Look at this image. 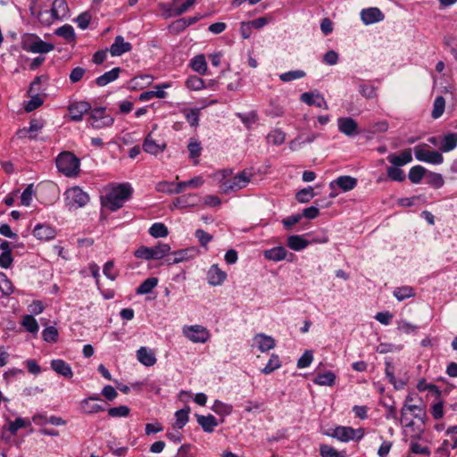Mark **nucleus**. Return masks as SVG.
<instances>
[{
	"label": "nucleus",
	"instance_id": "f257e3e1",
	"mask_svg": "<svg viewBox=\"0 0 457 457\" xmlns=\"http://www.w3.org/2000/svg\"><path fill=\"white\" fill-rule=\"evenodd\" d=\"M133 188L129 183L119 184L113 187L105 196V206L112 212L120 209L125 202L130 199Z\"/></svg>",
	"mask_w": 457,
	"mask_h": 457
},
{
	"label": "nucleus",
	"instance_id": "f03ea898",
	"mask_svg": "<svg viewBox=\"0 0 457 457\" xmlns=\"http://www.w3.org/2000/svg\"><path fill=\"white\" fill-rule=\"evenodd\" d=\"M170 249L171 247L169 244L158 242L157 245L153 247L145 245L139 246L134 252V256L145 261L161 260L169 254Z\"/></svg>",
	"mask_w": 457,
	"mask_h": 457
},
{
	"label": "nucleus",
	"instance_id": "7ed1b4c3",
	"mask_svg": "<svg viewBox=\"0 0 457 457\" xmlns=\"http://www.w3.org/2000/svg\"><path fill=\"white\" fill-rule=\"evenodd\" d=\"M56 167L60 172L67 177L77 176L79 170L80 161L71 152H62L56 158Z\"/></svg>",
	"mask_w": 457,
	"mask_h": 457
},
{
	"label": "nucleus",
	"instance_id": "20e7f679",
	"mask_svg": "<svg viewBox=\"0 0 457 457\" xmlns=\"http://www.w3.org/2000/svg\"><path fill=\"white\" fill-rule=\"evenodd\" d=\"M68 12L69 7L65 0H54L50 10V13L48 11L39 12L37 17L41 22L49 25L54 20H61L64 18Z\"/></svg>",
	"mask_w": 457,
	"mask_h": 457
},
{
	"label": "nucleus",
	"instance_id": "39448f33",
	"mask_svg": "<svg viewBox=\"0 0 457 457\" xmlns=\"http://www.w3.org/2000/svg\"><path fill=\"white\" fill-rule=\"evenodd\" d=\"M65 203L70 209L84 207L89 202V195L79 187L69 188L65 194Z\"/></svg>",
	"mask_w": 457,
	"mask_h": 457
},
{
	"label": "nucleus",
	"instance_id": "423d86ee",
	"mask_svg": "<svg viewBox=\"0 0 457 457\" xmlns=\"http://www.w3.org/2000/svg\"><path fill=\"white\" fill-rule=\"evenodd\" d=\"M184 335L194 343H205L210 338L208 329L201 325L185 326L183 328Z\"/></svg>",
	"mask_w": 457,
	"mask_h": 457
},
{
	"label": "nucleus",
	"instance_id": "0eeeda50",
	"mask_svg": "<svg viewBox=\"0 0 457 457\" xmlns=\"http://www.w3.org/2000/svg\"><path fill=\"white\" fill-rule=\"evenodd\" d=\"M424 145H417L414 148L415 157L418 161L425 162L432 164H441L444 161L442 154L437 151H430Z\"/></svg>",
	"mask_w": 457,
	"mask_h": 457
},
{
	"label": "nucleus",
	"instance_id": "6e6552de",
	"mask_svg": "<svg viewBox=\"0 0 457 457\" xmlns=\"http://www.w3.org/2000/svg\"><path fill=\"white\" fill-rule=\"evenodd\" d=\"M250 173H248L245 170L241 171L240 173L233 177L231 179L224 182V192L237 191L245 187L247 184L250 182Z\"/></svg>",
	"mask_w": 457,
	"mask_h": 457
},
{
	"label": "nucleus",
	"instance_id": "1a4fd4ad",
	"mask_svg": "<svg viewBox=\"0 0 457 457\" xmlns=\"http://www.w3.org/2000/svg\"><path fill=\"white\" fill-rule=\"evenodd\" d=\"M90 110V104L85 101L72 103L68 107L71 120L74 121H80L83 118V115Z\"/></svg>",
	"mask_w": 457,
	"mask_h": 457
},
{
	"label": "nucleus",
	"instance_id": "9d476101",
	"mask_svg": "<svg viewBox=\"0 0 457 457\" xmlns=\"http://www.w3.org/2000/svg\"><path fill=\"white\" fill-rule=\"evenodd\" d=\"M337 125L338 130L348 137H353L359 134L358 123L351 117L338 118Z\"/></svg>",
	"mask_w": 457,
	"mask_h": 457
},
{
	"label": "nucleus",
	"instance_id": "9b49d317",
	"mask_svg": "<svg viewBox=\"0 0 457 457\" xmlns=\"http://www.w3.org/2000/svg\"><path fill=\"white\" fill-rule=\"evenodd\" d=\"M300 100L309 106L315 105L325 110L328 109V104L322 95L313 92H304L301 95Z\"/></svg>",
	"mask_w": 457,
	"mask_h": 457
},
{
	"label": "nucleus",
	"instance_id": "f8f14e48",
	"mask_svg": "<svg viewBox=\"0 0 457 457\" xmlns=\"http://www.w3.org/2000/svg\"><path fill=\"white\" fill-rule=\"evenodd\" d=\"M385 18L384 13L378 7H370L361 10V19L366 25L379 22Z\"/></svg>",
	"mask_w": 457,
	"mask_h": 457
},
{
	"label": "nucleus",
	"instance_id": "ddd939ff",
	"mask_svg": "<svg viewBox=\"0 0 457 457\" xmlns=\"http://www.w3.org/2000/svg\"><path fill=\"white\" fill-rule=\"evenodd\" d=\"M386 160L394 166L402 167L412 162L411 149L407 148L399 154H390Z\"/></svg>",
	"mask_w": 457,
	"mask_h": 457
},
{
	"label": "nucleus",
	"instance_id": "4468645a",
	"mask_svg": "<svg viewBox=\"0 0 457 457\" xmlns=\"http://www.w3.org/2000/svg\"><path fill=\"white\" fill-rule=\"evenodd\" d=\"M353 428L352 427L337 426L331 431H327L326 436L337 438L341 442H348L353 436Z\"/></svg>",
	"mask_w": 457,
	"mask_h": 457
},
{
	"label": "nucleus",
	"instance_id": "2eb2a0df",
	"mask_svg": "<svg viewBox=\"0 0 457 457\" xmlns=\"http://www.w3.org/2000/svg\"><path fill=\"white\" fill-rule=\"evenodd\" d=\"M131 49L132 45L129 42H125L122 36H116L109 51L112 56H120L125 53L130 52Z\"/></svg>",
	"mask_w": 457,
	"mask_h": 457
},
{
	"label": "nucleus",
	"instance_id": "dca6fc26",
	"mask_svg": "<svg viewBox=\"0 0 457 457\" xmlns=\"http://www.w3.org/2000/svg\"><path fill=\"white\" fill-rule=\"evenodd\" d=\"M227 278V273L221 270L217 264L211 266L207 272L208 283L212 286H220Z\"/></svg>",
	"mask_w": 457,
	"mask_h": 457
},
{
	"label": "nucleus",
	"instance_id": "f3484780",
	"mask_svg": "<svg viewBox=\"0 0 457 457\" xmlns=\"http://www.w3.org/2000/svg\"><path fill=\"white\" fill-rule=\"evenodd\" d=\"M33 235L39 240L48 241L55 237V229L46 224H37L33 229Z\"/></svg>",
	"mask_w": 457,
	"mask_h": 457
},
{
	"label": "nucleus",
	"instance_id": "a211bd4d",
	"mask_svg": "<svg viewBox=\"0 0 457 457\" xmlns=\"http://www.w3.org/2000/svg\"><path fill=\"white\" fill-rule=\"evenodd\" d=\"M100 397L98 395L89 396L80 402L81 411L86 414H93L97 413L99 411H104V407L98 403H91L92 401H100Z\"/></svg>",
	"mask_w": 457,
	"mask_h": 457
},
{
	"label": "nucleus",
	"instance_id": "6ab92c4d",
	"mask_svg": "<svg viewBox=\"0 0 457 457\" xmlns=\"http://www.w3.org/2000/svg\"><path fill=\"white\" fill-rule=\"evenodd\" d=\"M51 368L61 376L66 378H71L73 377V371L69 363L62 359H55L51 361Z\"/></svg>",
	"mask_w": 457,
	"mask_h": 457
},
{
	"label": "nucleus",
	"instance_id": "aec40b11",
	"mask_svg": "<svg viewBox=\"0 0 457 457\" xmlns=\"http://www.w3.org/2000/svg\"><path fill=\"white\" fill-rule=\"evenodd\" d=\"M195 416L197 423L206 433L213 432L214 428L219 425L216 418L212 414H208L207 416L195 414Z\"/></svg>",
	"mask_w": 457,
	"mask_h": 457
},
{
	"label": "nucleus",
	"instance_id": "412c9836",
	"mask_svg": "<svg viewBox=\"0 0 457 457\" xmlns=\"http://www.w3.org/2000/svg\"><path fill=\"white\" fill-rule=\"evenodd\" d=\"M357 179L351 176H340L330 182V187L333 189L337 185L343 191H350L357 186Z\"/></svg>",
	"mask_w": 457,
	"mask_h": 457
},
{
	"label": "nucleus",
	"instance_id": "4be33fe9",
	"mask_svg": "<svg viewBox=\"0 0 457 457\" xmlns=\"http://www.w3.org/2000/svg\"><path fill=\"white\" fill-rule=\"evenodd\" d=\"M122 69L120 67H115L109 71L104 72L103 75L97 77L95 80V83L98 87H104L107 84L116 80L120 74L121 73Z\"/></svg>",
	"mask_w": 457,
	"mask_h": 457
},
{
	"label": "nucleus",
	"instance_id": "5701e85b",
	"mask_svg": "<svg viewBox=\"0 0 457 457\" xmlns=\"http://www.w3.org/2000/svg\"><path fill=\"white\" fill-rule=\"evenodd\" d=\"M179 0H173L171 5L166 10L170 17H178L185 13L190 7H192L196 0H187L179 6H176Z\"/></svg>",
	"mask_w": 457,
	"mask_h": 457
},
{
	"label": "nucleus",
	"instance_id": "b1692460",
	"mask_svg": "<svg viewBox=\"0 0 457 457\" xmlns=\"http://www.w3.org/2000/svg\"><path fill=\"white\" fill-rule=\"evenodd\" d=\"M287 251L284 246H276L271 249L265 250L263 256L265 259L279 262L287 258Z\"/></svg>",
	"mask_w": 457,
	"mask_h": 457
},
{
	"label": "nucleus",
	"instance_id": "393cba45",
	"mask_svg": "<svg viewBox=\"0 0 457 457\" xmlns=\"http://www.w3.org/2000/svg\"><path fill=\"white\" fill-rule=\"evenodd\" d=\"M198 204V196L195 194L183 195L173 201L175 208H187L195 206Z\"/></svg>",
	"mask_w": 457,
	"mask_h": 457
},
{
	"label": "nucleus",
	"instance_id": "a878e982",
	"mask_svg": "<svg viewBox=\"0 0 457 457\" xmlns=\"http://www.w3.org/2000/svg\"><path fill=\"white\" fill-rule=\"evenodd\" d=\"M137 360L145 366L151 367L156 363L154 353L148 348L142 346L137 351Z\"/></svg>",
	"mask_w": 457,
	"mask_h": 457
},
{
	"label": "nucleus",
	"instance_id": "bb28decb",
	"mask_svg": "<svg viewBox=\"0 0 457 457\" xmlns=\"http://www.w3.org/2000/svg\"><path fill=\"white\" fill-rule=\"evenodd\" d=\"M254 340L257 342L258 348L262 353L270 351L276 345L275 340L271 337L262 333L257 334Z\"/></svg>",
	"mask_w": 457,
	"mask_h": 457
},
{
	"label": "nucleus",
	"instance_id": "cd10ccee",
	"mask_svg": "<svg viewBox=\"0 0 457 457\" xmlns=\"http://www.w3.org/2000/svg\"><path fill=\"white\" fill-rule=\"evenodd\" d=\"M142 147L145 153L157 155L158 154L164 151V149L166 148V145H158L150 136H147L144 140Z\"/></svg>",
	"mask_w": 457,
	"mask_h": 457
},
{
	"label": "nucleus",
	"instance_id": "c85d7f7f",
	"mask_svg": "<svg viewBox=\"0 0 457 457\" xmlns=\"http://www.w3.org/2000/svg\"><path fill=\"white\" fill-rule=\"evenodd\" d=\"M407 411L412 412L414 418H416L418 420H421L426 416L425 411L419 405L404 403L401 410V415H402L401 423H403V420L405 419V415H406Z\"/></svg>",
	"mask_w": 457,
	"mask_h": 457
},
{
	"label": "nucleus",
	"instance_id": "c756f323",
	"mask_svg": "<svg viewBox=\"0 0 457 457\" xmlns=\"http://www.w3.org/2000/svg\"><path fill=\"white\" fill-rule=\"evenodd\" d=\"M158 278L151 277L144 280L136 289L137 295H146L153 291L158 284Z\"/></svg>",
	"mask_w": 457,
	"mask_h": 457
},
{
	"label": "nucleus",
	"instance_id": "7c9ffc66",
	"mask_svg": "<svg viewBox=\"0 0 457 457\" xmlns=\"http://www.w3.org/2000/svg\"><path fill=\"white\" fill-rule=\"evenodd\" d=\"M155 190L160 193H165L169 195L179 194V187L178 183L169 181H160L155 186Z\"/></svg>",
	"mask_w": 457,
	"mask_h": 457
},
{
	"label": "nucleus",
	"instance_id": "2f4dec72",
	"mask_svg": "<svg viewBox=\"0 0 457 457\" xmlns=\"http://www.w3.org/2000/svg\"><path fill=\"white\" fill-rule=\"evenodd\" d=\"M309 242L301 236L293 235L287 237V246L294 251H301L307 247Z\"/></svg>",
	"mask_w": 457,
	"mask_h": 457
},
{
	"label": "nucleus",
	"instance_id": "473e14b6",
	"mask_svg": "<svg viewBox=\"0 0 457 457\" xmlns=\"http://www.w3.org/2000/svg\"><path fill=\"white\" fill-rule=\"evenodd\" d=\"M457 146V133H449L445 135L441 141L440 150L442 152H450Z\"/></svg>",
	"mask_w": 457,
	"mask_h": 457
},
{
	"label": "nucleus",
	"instance_id": "72a5a7b5",
	"mask_svg": "<svg viewBox=\"0 0 457 457\" xmlns=\"http://www.w3.org/2000/svg\"><path fill=\"white\" fill-rule=\"evenodd\" d=\"M427 172L428 170L423 166L415 165L410 169L408 178L411 183L419 184Z\"/></svg>",
	"mask_w": 457,
	"mask_h": 457
},
{
	"label": "nucleus",
	"instance_id": "f704fd0d",
	"mask_svg": "<svg viewBox=\"0 0 457 457\" xmlns=\"http://www.w3.org/2000/svg\"><path fill=\"white\" fill-rule=\"evenodd\" d=\"M336 375L332 371H327L325 373H319L313 379V383L320 386H331L335 384Z\"/></svg>",
	"mask_w": 457,
	"mask_h": 457
},
{
	"label": "nucleus",
	"instance_id": "c9c22d12",
	"mask_svg": "<svg viewBox=\"0 0 457 457\" xmlns=\"http://www.w3.org/2000/svg\"><path fill=\"white\" fill-rule=\"evenodd\" d=\"M191 68L201 75H204L207 71V63L204 54L195 56L190 61Z\"/></svg>",
	"mask_w": 457,
	"mask_h": 457
},
{
	"label": "nucleus",
	"instance_id": "e433bc0d",
	"mask_svg": "<svg viewBox=\"0 0 457 457\" xmlns=\"http://www.w3.org/2000/svg\"><path fill=\"white\" fill-rule=\"evenodd\" d=\"M190 411L191 409L189 406H186L185 408L177 411L175 412L176 422L174 426L179 429L183 428L188 422V414Z\"/></svg>",
	"mask_w": 457,
	"mask_h": 457
},
{
	"label": "nucleus",
	"instance_id": "4c0bfd02",
	"mask_svg": "<svg viewBox=\"0 0 457 457\" xmlns=\"http://www.w3.org/2000/svg\"><path fill=\"white\" fill-rule=\"evenodd\" d=\"M148 232L154 238L165 237L169 234L168 228L162 222L154 223Z\"/></svg>",
	"mask_w": 457,
	"mask_h": 457
},
{
	"label": "nucleus",
	"instance_id": "58836bf2",
	"mask_svg": "<svg viewBox=\"0 0 457 457\" xmlns=\"http://www.w3.org/2000/svg\"><path fill=\"white\" fill-rule=\"evenodd\" d=\"M54 49V46L53 44L45 42L39 37H37L30 53L46 54Z\"/></svg>",
	"mask_w": 457,
	"mask_h": 457
},
{
	"label": "nucleus",
	"instance_id": "ea45409f",
	"mask_svg": "<svg viewBox=\"0 0 457 457\" xmlns=\"http://www.w3.org/2000/svg\"><path fill=\"white\" fill-rule=\"evenodd\" d=\"M386 175L391 180L396 182H403L406 179L404 171L401 169V167H396L394 165L386 169Z\"/></svg>",
	"mask_w": 457,
	"mask_h": 457
},
{
	"label": "nucleus",
	"instance_id": "a19ab883",
	"mask_svg": "<svg viewBox=\"0 0 457 457\" xmlns=\"http://www.w3.org/2000/svg\"><path fill=\"white\" fill-rule=\"evenodd\" d=\"M426 182L434 188H440L444 186L445 181L441 174L428 171L426 174Z\"/></svg>",
	"mask_w": 457,
	"mask_h": 457
},
{
	"label": "nucleus",
	"instance_id": "79ce46f5",
	"mask_svg": "<svg viewBox=\"0 0 457 457\" xmlns=\"http://www.w3.org/2000/svg\"><path fill=\"white\" fill-rule=\"evenodd\" d=\"M414 295H415L414 289L411 287H409V286L396 287L394 290V296L398 301H403V300H405L407 298H410V297H412Z\"/></svg>",
	"mask_w": 457,
	"mask_h": 457
},
{
	"label": "nucleus",
	"instance_id": "37998d69",
	"mask_svg": "<svg viewBox=\"0 0 457 457\" xmlns=\"http://www.w3.org/2000/svg\"><path fill=\"white\" fill-rule=\"evenodd\" d=\"M55 34L63 37L68 42L75 40V32L71 25L65 24L55 30Z\"/></svg>",
	"mask_w": 457,
	"mask_h": 457
},
{
	"label": "nucleus",
	"instance_id": "c03bdc74",
	"mask_svg": "<svg viewBox=\"0 0 457 457\" xmlns=\"http://www.w3.org/2000/svg\"><path fill=\"white\" fill-rule=\"evenodd\" d=\"M269 143L274 145H280L286 140V134L281 129H274L270 131L267 136Z\"/></svg>",
	"mask_w": 457,
	"mask_h": 457
},
{
	"label": "nucleus",
	"instance_id": "a18cd8bd",
	"mask_svg": "<svg viewBox=\"0 0 457 457\" xmlns=\"http://www.w3.org/2000/svg\"><path fill=\"white\" fill-rule=\"evenodd\" d=\"M21 325L29 333L36 334L38 332L39 327L37 321L32 315H25L21 320Z\"/></svg>",
	"mask_w": 457,
	"mask_h": 457
},
{
	"label": "nucleus",
	"instance_id": "49530a36",
	"mask_svg": "<svg viewBox=\"0 0 457 457\" xmlns=\"http://www.w3.org/2000/svg\"><path fill=\"white\" fill-rule=\"evenodd\" d=\"M281 367L278 355L272 353L266 366L261 370L263 374H270Z\"/></svg>",
	"mask_w": 457,
	"mask_h": 457
},
{
	"label": "nucleus",
	"instance_id": "de8ad7c7",
	"mask_svg": "<svg viewBox=\"0 0 457 457\" xmlns=\"http://www.w3.org/2000/svg\"><path fill=\"white\" fill-rule=\"evenodd\" d=\"M315 193L312 187L301 189L295 195V199L301 204L309 203L314 196Z\"/></svg>",
	"mask_w": 457,
	"mask_h": 457
},
{
	"label": "nucleus",
	"instance_id": "09e8293b",
	"mask_svg": "<svg viewBox=\"0 0 457 457\" xmlns=\"http://www.w3.org/2000/svg\"><path fill=\"white\" fill-rule=\"evenodd\" d=\"M445 107V98L442 96H437L434 101L431 116L434 119H438L444 113Z\"/></svg>",
	"mask_w": 457,
	"mask_h": 457
},
{
	"label": "nucleus",
	"instance_id": "8fccbe9b",
	"mask_svg": "<svg viewBox=\"0 0 457 457\" xmlns=\"http://www.w3.org/2000/svg\"><path fill=\"white\" fill-rule=\"evenodd\" d=\"M320 453L322 457H345V452H338L328 445H320Z\"/></svg>",
	"mask_w": 457,
	"mask_h": 457
},
{
	"label": "nucleus",
	"instance_id": "3c124183",
	"mask_svg": "<svg viewBox=\"0 0 457 457\" xmlns=\"http://www.w3.org/2000/svg\"><path fill=\"white\" fill-rule=\"evenodd\" d=\"M0 291L4 295H10L13 292L12 281L3 272H0Z\"/></svg>",
	"mask_w": 457,
	"mask_h": 457
},
{
	"label": "nucleus",
	"instance_id": "603ef678",
	"mask_svg": "<svg viewBox=\"0 0 457 457\" xmlns=\"http://www.w3.org/2000/svg\"><path fill=\"white\" fill-rule=\"evenodd\" d=\"M37 37L38 36H37L36 34H29V33L22 35L21 41V47L24 51L31 52L32 46H33V45H35Z\"/></svg>",
	"mask_w": 457,
	"mask_h": 457
},
{
	"label": "nucleus",
	"instance_id": "864d4df0",
	"mask_svg": "<svg viewBox=\"0 0 457 457\" xmlns=\"http://www.w3.org/2000/svg\"><path fill=\"white\" fill-rule=\"evenodd\" d=\"M232 406L227 403H224L219 400H216L212 407V410L222 416L229 415L232 411Z\"/></svg>",
	"mask_w": 457,
	"mask_h": 457
},
{
	"label": "nucleus",
	"instance_id": "5fc2aeb1",
	"mask_svg": "<svg viewBox=\"0 0 457 457\" xmlns=\"http://www.w3.org/2000/svg\"><path fill=\"white\" fill-rule=\"evenodd\" d=\"M58 330L55 327L46 328L42 332L43 339L47 343H55L58 340Z\"/></svg>",
	"mask_w": 457,
	"mask_h": 457
},
{
	"label": "nucleus",
	"instance_id": "6e6d98bb",
	"mask_svg": "<svg viewBox=\"0 0 457 457\" xmlns=\"http://www.w3.org/2000/svg\"><path fill=\"white\" fill-rule=\"evenodd\" d=\"M29 425L30 422L29 420L22 418H17L14 421L9 422L8 430L12 436H14L20 428L29 427Z\"/></svg>",
	"mask_w": 457,
	"mask_h": 457
},
{
	"label": "nucleus",
	"instance_id": "4d7b16f0",
	"mask_svg": "<svg viewBox=\"0 0 457 457\" xmlns=\"http://www.w3.org/2000/svg\"><path fill=\"white\" fill-rule=\"evenodd\" d=\"M204 184V179L202 177H195L187 181H181L178 183V187H179V194L187 187H199Z\"/></svg>",
	"mask_w": 457,
	"mask_h": 457
},
{
	"label": "nucleus",
	"instance_id": "13d9d810",
	"mask_svg": "<svg viewBox=\"0 0 457 457\" xmlns=\"http://www.w3.org/2000/svg\"><path fill=\"white\" fill-rule=\"evenodd\" d=\"M359 92L367 99L375 98L378 96L377 87L373 85L361 84L359 86Z\"/></svg>",
	"mask_w": 457,
	"mask_h": 457
},
{
	"label": "nucleus",
	"instance_id": "bf43d9fd",
	"mask_svg": "<svg viewBox=\"0 0 457 457\" xmlns=\"http://www.w3.org/2000/svg\"><path fill=\"white\" fill-rule=\"evenodd\" d=\"M305 76V72L303 71L296 70L290 71L279 75L280 80L283 82H289L295 79H302Z\"/></svg>",
	"mask_w": 457,
	"mask_h": 457
},
{
	"label": "nucleus",
	"instance_id": "052dcab7",
	"mask_svg": "<svg viewBox=\"0 0 457 457\" xmlns=\"http://www.w3.org/2000/svg\"><path fill=\"white\" fill-rule=\"evenodd\" d=\"M187 149L189 151V157L191 159H197L201 155L203 148L200 142L191 139L187 145Z\"/></svg>",
	"mask_w": 457,
	"mask_h": 457
},
{
	"label": "nucleus",
	"instance_id": "680f3d73",
	"mask_svg": "<svg viewBox=\"0 0 457 457\" xmlns=\"http://www.w3.org/2000/svg\"><path fill=\"white\" fill-rule=\"evenodd\" d=\"M130 409L126 405L112 407L108 410V415L112 418L127 417L129 415Z\"/></svg>",
	"mask_w": 457,
	"mask_h": 457
},
{
	"label": "nucleus",
	"instance_id": "e2e57ef3",
	"mask_svg": "<svg viewBox=\"0 0 457 457\" xmlns=\"http://www.w3.org/2000/svg\"><path fill=\"white\" fill-rule=\"evenodd\" d=\"M186 86L191 90H200L204 87V80L197 76H190L186 80Z\"/></svg>",
	"mask_w": 457,
	"mask_h": 457
},
{
	"label": "nucleus",
	"instance_id": "0e129e2a",
	"mask_svg": "<svg viewBox=\"0 0 457 457\" xmlns=\"http://www.w3.org/2000/svg\"><path fill=\"white\" fill-rule=\"evenodd\" d=\"M86 71V69L79 66L73 68L69 75L71 83L75 84L79 82L85 76Z\"/></svg>",
	"mask_w": 457,
	"mask_h": 457
},
{
	"label": "nucleus",
	"instance_id": "69168bd1",
	"mask_svg": "<svg viewBox=\"0 0 457 457\" xmlns=\"http://www.w3.org/2000/svg\"><path fill=\"white\" fill-rule=\"evenodd\" d=\"M103 272L111 280H115L119 275L118 270H116L114 268V262L112 261H108L105 262L104 265Z\"/></svg>",
	"mask_w": 457,
	"mask_h": 457
},
{
	"label": "nucleus",
	"instance_id": "338daca9",
	"mask_svg": "<svg viewBox=\"0 0 457 457\" xmlns=\"http://www.w3.org/2000/svg\"><path fill=\"white\" fill-rule=\"evenodd\" d=\"M313 354L311 350H306L297 361V368L303 369L311 365Z\"/></svg>",
	"mask_w": 457,
	"mask_h": 457
},
{
	"label": "nucleus",
	"instance_id": "774afa93",
	"mask_svg": "<svg viewBox=\"0 0 457 457\" xmlns=\"http://www.w3.org/2000/svg\"><path fill=\"white\" fill-rule=\"evenodd\" d=\"M178 457H195V452L194 446L190 444L182 445L177 453Z\"/></svg>",
	"mask_w": 457,
	"mask_h": 457
}]
</instances>
